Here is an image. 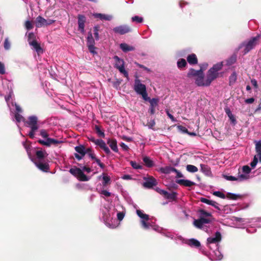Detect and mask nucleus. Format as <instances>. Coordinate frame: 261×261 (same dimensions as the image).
<instances>
[{"instance_id": "f257e3e1", "label": "nucleus", "mask_w": 261, "mask_h": 261, "mask_svg": "<svg viewBox=\"0 0 261 261\" xmlns=\"http://www.w3.org/2000/svg\"><path fill=\"white\" fill-rule=\"evenodd\" d=\"M223 67L222 63H218L213 65L207 71L206 77V85L210 86L211 83L218 77L219 75L218 71H220Z\"/></svg>"}, {"instance_id": "f03ea898", "label": "nucleus", "mask_w": 261, "mask_h": 261, "mask_svg": "<svg viewBox=\"0 0 261 261\" xmlns=\"http://www.w3.org/2000/svg\"><path fill=\"white\" fill-rule=\"evenodd\" d=\"M38 118L35 116L29 117L28 120L27 122L28 126L31 128V130L29 133L30 138L34 139L35 137V133L38 129L39 126L37 124Z\"/></svg>"}, {"instance_id": "7ed1b4c3", "label": "nucleus", "mask_w": 261, "mask_h": 261, "mask_svg": "<svg viewBox=\"0 0 261 261\" xmlns=\"http://www.w3.org/2000/svg\"><path fill=\"white\" fill-rule=\"evenodd\" d=\"M258 39V37H254L250 39L247 42L241 43L238 47V49L244 47V54L245 55L252 49L256 45V41Z\"/></svg>"}, {"instance_id": "20e7f679", "label": "nucleus", "mask_w": 261, "mask_h": 261, "mask_svg": "<svg viewBox=\"0 0 261 261\" xmlns=\"http://www.w3.org/2000/svg\"><path fill=\"white\" fill-rule=\"evenodd\" d=\"M31 161L34 163L36 166L41 171L44 172H48L49 171V165L45 161H37L34 158H31Z\"/></svg>"}, {"instance_id": "39448f33", "label": "nucleus", "mask_w": 261, "mask_h": 261, "mask_svg": "<svg viewBox=\"0 0 261 261\" xmlns=\"http://www.w3.org/2000/svg\"><path fill=\"white\" fill-rule=\"evenodd\" d=\"M134 90L139 95L142 94L146 91V86L141 83L140 80L137 79L135 80Z\"/></svg>"}, {"instance_id": "423d86ee", "label": "nucleus", "mask_w": 261, "mask_h": 261, "mask_svg": "<svg viewBox=\"0 0 261 261\" xmlns=\"http://www.w3.org/2000/svg\"><path fill=\"white\" fill-rule=\"evenodd\" d=\"M113 31L116 33L123 35L131 32L132 29L128 25H122L114 28Z\"/></svg>"}, {"instance_id": "0eeeda50", "label": "nucleus", "mask_w": 261, "mask_h": 261, "mask_svg": "<svg viewBox=\"0 0 261 261\" xmlns=\"http://www.w3.org/2000/svg\"><path fill=\"white\" fill-rule=\"evenodd\" d=\"M38 143H39L40 144L45 145L46 146H50L51 144L54 145H58L61 143V141H60L58 140L50 138H47L45 141L42 140H39L38 141Z\"/></svg>"}, {"instance_id": "6e6552de", "label": "nucleus", "mask_w": 261, "mask_h": 261, "mask_svg": "<svg viewBox=\"0 0 261 261\" xmlns=\"http://www.w3.org/2000/svg\"><path fill=\"white\" fill-rule=\"evenodd\" d=\"M36 157H32L31 156L30 157V159L31 160V158H34L35 160L37 161H45V158L47 156L48 154L46 152L45 150H42V149L37 150L35 153Z\"/></svg>"}, {"instance_id": "1a4fd4ad", "label": "nucleus", "mask_w": 261, "mask_h": 261, "mask_svg": "<svg viewBox=\"0 0 261 261\" xmlns=\"http://www.w3.org/2000/svg\"><path fill=\"white\" fill-rule=\"evenodd\" d=\"M159 99L158 98H153L149 102L150 103L148 113L150 115H153L155 113V108L158 106Z\"/></svg>"}, {"instance_id": "9d476101", "label": "nucleus", "mask_w": 261, "mask_h": 261, "mask_svg": "<svg viewBox=\"0 0 261 261\" xmlns=\"http://www.w3.org/2000/svg\"><path fill=\"white\" fill-rule=\"evenodd\" d=\"M157 184L156 180L153 177L150 176L146 179L145 181L143 183V186L145 188L150 189L156 186Z\"/></svg>"}, {"instance_id": "9b49d317", "label": "nucleus", "mask_w": 261, "mask_h": 261, "mask_svg": "<svg viewBox=\"0 0 261 261\" xmlns=\"http://www.w3.org/2000/svg\"><path fill=\"white\" fill-rule=\"evenodd\" d=\"M79 30L82 33L85 32V23L86 22V17L83 15L79 14L77 16Z\"/></svg>"}, {"instance_id": "f8f14e48", "label": "nucleus", "mask_w": 261, "mask_h": 261, "mask_svg": "<svg viewBox=\"0 0 261 261\" xmlns=\"http://www.w3.org/2000/svg\"><path fill=\"white\" fill-rule=\"evenodd\" d=\"M95 145H98L99 147L104 150V151L107 154H109L111 153L110 150L107 146L105 141L101 139H96L94 143Z\"/></svg>"}, {"instance_id": "ddd939ff", "label": "nucleus", "mask_w": 261, "mask_h": 261, "mask_svg": "<svg viewBox=\"0 0 261 261\" xmlns=\"http://www.w3.org/2000/svg\"><path fill=\"white\" fill-rule=\"evenodd\" d=\"M222 239L221 234L219 231H217L215 234V237H209L207 239V244H214L221 241Z\"/></svg>"}, {"instance_id": "4468645a", "label": "nucleus", "mask_w": 261, "mask_h": 261, "mask_svg": "<svg viewBox=\"0 0 261 261\" xmlns=\"http://www.w3.org/2000/svg\"><path fill=\"white\" fill-rule=\"evenodd\" d=\"M107 144L109 145V146L113 151H114L115 152H118L117 142L116 139H109L107 141Z\"/></svg>"}, {"instance_id": "2eb2a0df", "label": "nucleus", "mask_w": 261, "mask_h": 261, "mask_svg": "<svg viewBox=\"0 0 261 261\" xmlns=\"http://www.w3.org/2000/svg\"><path fill=\"white\" fill-rule=\"evenodd\" d=\"M176 182L180 185L190 187L195 185V183L188 179H177Z\"/></svg>"}, {"instance_id": "dca6fc26", "label": "nucleus", "mask_w": 261, "mask_h": 261, "mask_svg": "<svg viewBox=\"0 0 261 261\" xmlns=\"http://www.w3.org/2000/svg\"><path fill=\"white\" fill-rule=\"evenodd\" d=\"M43 26H46V19L41 16H38L36 19V27L41 28Z\"/></svg>"}, {"instance_id": "f3484780", "label": "nucleus", "mask_w": 261, "mask_h": 261, "mask_svg": "<svg viewBox=\"0 0 261 261\" xmlns=\"http://www.w3.org/2000/svg\"><path fill=\"white\" fill-rule=\"evenodd\" d=\"M187 60L190 65H196L198 63V59L195 54L189 55L187 57Z\"/></svg>"}, {"instance_id": "a211bd4d", "label": "nucleus", "mask_w": 261, "mask_h": 261, "mask_svg": "<svg viewBox=\"0 0 261 261\" xmlns=\"http://www.w3.org/2000/svg\"><path fill=\"white\" fill-rule=\"evenodd\" d=\"M29 44L33 46V47L35 49V50L37 52V53H42L43 49L41 48L39 43H38L36 40H34L31 42H30Z\"/></svg>"}, {"instance_id": "6ab92c4d", "label": "nucleus", "mask_w": 261, "mask_h": 261, "mask_svg": "<svg viewBox=\"0 0 261 261\" xmlns=\"http://www.w3.org/2000/svg\"><path fill=\"white\" fill-rule=\"evenodd\" d=\"M203 71L201 69L198 70H196L193 68L190 69L188 74L187 76L188 77H191L193 76H198L200 74H202Z\"/></svg>"}, {"instance_id": "aec40b11", "label": "nucleus", "mask_w": 261, "mask_h": 261, "mask_svg": "<svg viewBox=\"0 0 261 261\" xmlns=\"http://www.w3.org/2000/svg\"><path fill=\"white\" fill-rule=\"evenodd\" d=\"M224 110H225L226 114L229 117L230 120L231 121V123L233 125H235L237 123V121H236V119L234 116L232 114V113L230 111V109L229 108L226 107V108H225Z\"/></svg>"}, {"instance_id": "412c9836", "label": "nucleus", "mask_w": 261, "mask_h": 261, "mask_svg": "<svg viewBox=\"0 0 261 261\" xmlns=\"http://www.w3.org/2000/svg\"><path fill=\"white\" fill-rule=\"evenodd\" d=\"M203 73L202 72V74H200L196 79L195 83L198 86H207L206 84V80L205 81H203Z\"/></svg>"}, {"instance_id": "4be33fe9", "label": "nucleus", "mask_w": 261, "mask_h": 261, "mask_svg": "<svg viewBox=\"0 0 261 261\" xmlns=\"http://www.w3.org/2000/svg\"><path fill=\"white\" fill-rule=\"evenodd\" d=\"M143 161L145 165L148 168H151L154 166L153 161L147 156H145L143 158Z\"/></svg>"}, {"instance_id": "5701e85b", "label": "nucleus", "mask_w": 261, "mask_h": 261, "mask_svg": "<svg viewBox=\"0 0 261 261\" xmlns=\"http://www.w3.org/2000/svg\"><path fill=\"white\" fill-rule=\"evenodd\" d=\"M200 171L207 176L212 174L211 169L207 165L200 164Z\"/></svg>"}, {"instance_id": "b1692460", "label": "nucleus", "mask_w": 261, "mask_h": 261, "mask_svg": "<svg viewBox=\"0 0 261 261\" xmlns=\"http://www.w3.org/2000/svg\"><path fill=\"white\" fill-rule=\"evenodd\" d=\"M160 171L163 173L169 174L172 172H175V171H176V169L171 166H166L161 168Z\"/></svg>"}, {"instance_id": "393cba45", "label": "nucleus", "mask_w": 261, "mask_h": 261, "mask_svg": "<svg viewBox=\"0 0 261 261\" xmlns=\"http://www.w3.org/2000/svg\"><path fill=\"white\" fill-rule=\"evenodd\" d=\"M255 144V151L259 156V161L261 163V140L254 141Z\"/></svg>"}, {"instance_id": "a878e982", "label": "nucleus", "mask_w": 261, "mask_h": 261, "mask_svg": "<svg viewBox=\"0 0 261 261\" xmlns=\"http://www.w3.org/2000/svg\"><path fill=\"white\" fill-rule=\"evenodd\" d=\"M120 48L124 51V52H127L129 51H133L135 50V47L130 46L126 43H121L120 45Z\"/></svg>"}, {"instance_id": "bb28decb", "label": "nucleus", "mask_w": 261, "mask_h": 261, "mask_svg": "<svg viewBox=\"0 0 261 261\" xmlns=\"http://www.w3.org/2000/svg\"><path fill=\"white\" fill-rule=\"evenodd\" d=\"M188 244L191 247H195L196 248H198L201 246L200 242L195 239L189 240Z\"/></svg>"}, {"instance_id": "cd10ccee", "label": "nucleus", "mask_w": 261, "mask_h": 261, "mask_svg": "<svg viewBox=\"0 0 261 261\" xmlns=\"http://www.w3.org/2000/svg\"><path fill=\"white\" fill-rule=\"evenodd\" d=\"M75 150L79 154L82 155V156H85L86 154V148L85 147L84 145H80L76 146L75 148Z\"/></svg>"}, {"instance_id": "c85d7f7f", "label": "nucleus", "mask_w": 261, "mask_h": 261, "mask_svg": "<svg viewBox=\"0 0 261 261\" xmlns=\"http://www.w3.org/2000/svg\"><path fill=\"white\" fill-rule=\"evenodd\" d=\"M96 18L100 19L101 20H110L112 19L111 15L103 14L101 13H96L94 14Z\"/></svg>"}, {"instance_id": "c756f323", "label": "nucleus", "mask_w": 261, "mask_h": 261, "mask_svg": "<svg viewBox=\"0 0 261 261\" xmlns=\"http://www.w3.org/2000/svg\"><path fill=\"white\" fill-rule=\"evenodd\" d=\"M81 171L82 170L80 168L76 167H74L73 168L70 169L69 172L72 175L77 178Z\"/></svg>"}, {"instance_id": "7c9ffc66", "label": "nucleus", "mask_w": 261, "mask_h": 261, "mask_svg": "<svg viewBox=\"0 0 261 261\" xmlns=\"http://www.w3.org/2000/svg\"><path fill=\"white\" fill-rule=\"evenodd\" d=\"M237 79V74L235 71H233L232 73L229 77V86L233 85L236 82Z\"/></svg>"}, {"instance_id": "2f4dec72", "label": "nucleus", "mask_w": 261, "mask_h": 261, "mask_svg": "<svg viewBox=\"0 0 261 261\" xmlns=\"http://www.w3.org/2000/svg\"><path fill=\"white\" fill-rule=\"evenodd\" d=\"M87 45H95V41L92 36V33L89 32L88 33V36L87 38Z\"/></svg>"}, {"instance_id": "473e14b6", "label": "nucleus", "mask_w": 261, "mask_h": 261, "mask_svg": "<svg viewBox=\"0 0 261 261\" xmlns=\"http://www.w3.org/2000/svg\"><path fill=\"white\" fill-rule=\"evenodd\" d=\"M177 65L178 68L181 69L187 65V63L185 59L181 58L178 60Z\"/></svg>"}, {"instance_id": "72a5a7b5", "label": "nucleus", "mask_w": 261, "mask_h": 261, "mask_svg": "<svg viewBox=\"0 0 261 261\" xmlns=\"http://www.w3.org/2000/svg\"><path fill=\"white\" fill-rule=\"evenodd\" d=\"M197 212L199 214L200 217H212V215L211 213L207 212L204 210L203 209H199L198 210Z\"/></svg>"}, {"instance_id": "f704fd0d", "label": "nucleus", "mask_w": 261, "mask_h": 261, "mask_svg": "<svg viewBox=\"0 0 261 261\" xmlns=\"http://www.w3.org/2000/svg\"><path fill=\"white\" fill-rule=\"evenodd\" d=\"M137 214L140 218L143 219L142 220L148 221L149 220V216L144 214L142 211L139 210H137Z\"/></svg>"}, {"instance_id": "c9c22d12", "label": "nucleus", "mask_w": 261, "mask_h": 261, "mask_svg": "<svg viewBox=\"0 0 261 261\" xmlns=\"http://www.w3.org/2000/svg\"><path fill=\"white\" fill-rule=\"evenodd\" d=\"M77 179L82 181H87L89 180V178L88 177L82 170L79 176L77 177Z\"/></svg>"}, {"instance_id": "e433bc0d", "label": "nucleus", "mask_w": 261, "mask_h": 261, "mask_svg": "<svg viewBox=\"0 0 261 261\" xmlns=\"http://www.w3.org/2000/svg\"><path fill=\"white\" fill-rule=\"evenodd\" d=\"M116 61V63L115 65V68H117L118 66H121V65H124V61L122 59L119 58L118 56H115L114 58Z\"/></svg>"}, {"instance_id": "4c0bfd02", "label": "nucleus", "mask_w": 261, "mask_h": 261, "mask_svg": "<svg viewBox=\"0 0 261 261\" xmlns=\"http://www.w3.org/2000/svg\"><path fill=\"white\" fill-rule=\"evenodd\" d=\"M237 61V56L233 55L229 58L226 60V63L228 65H231L234 64Z\"/></svg>"}, {"instance_id": "58836bf2", "label": "nucleus", "mask_w": 261, "mask_h": 261, "mask_svg": "<svg viewBox=\"0 0 261 261\" xmlns=\"http://www.w3.org/2000/svg\"><path fill=\"white\" fill-rule=\"evenodd\" d=\"M186 169L188 172L191 173H195L198 171V168L196 166L192 165H188L186 166Z\"/></svg>"}, {"instance_id": "ea45409f", "label": "nucleus", "mask_w": 261, "mask_h": 261, "mask_svg": "<svg viewBox=\"0 0 261 261\" xmlns=\"http://www.w3.org/2000/svg\"><path fill=\"white\" fill-rule=\"evenodd\" d=\"M95 130L96 133H97V134L99 137H102V138L105 137V135L104 132L101 130L100 126H99V125H96L95 126Z\"/></svg>"}, {"instance_id": "a19ab883", "label": "nucleus", "mask_w": 261, "mask_h": 261, "mask_svg": "<svg viewBox=\"0 0 261 261\" xmlns=\"http://www.w3.org/2000/svg\"><path fill=\"white\" fill-rule=\"evenodd\" d=\"M100 30V27L99 25H96L93 28L94 35L96 40H99V31Z\"/></svg>"}, {"instance_id": "79ce46f5", "label": "nucleus", "mask_w": 261, "mask_h": 261, "mask_svg": "<svg viewBox=\"0 0 261 261\" xmlns=\"http://www.w3.org/2000/svg\"><path fill=\"white\" fill-rule=\"evenodd\" d=\"M117 69L119 70L120 72L122 73L124 76L128 78V72L125 70L124 65H121V66H118L117 68Z\"/></svg>"}, {"instance_id": "37998d69", "label": "nucleus", "mask_w": 261, "mask_h": 261, "mask_svg": "<svg viewBox=\"0 0 261 261\" xmlns=\"http://www.w3.org/2000/svg\"><path fill=\"white\" fill-rule=\"evenodd\" d=\"M117 69L119 70L120 72L122 73L124 76L128 78V72L125 70L124 65H121V66H118L117 68Z\"/></svg>"}, {"instance_id": "c03bdc74", "label": "nucleus", "mask_w": 261, "mask_h": 261, "mask_svg": "<svg viewBox=\"0 0 261 261\" xmlns=\"http://www.w3.org/2000/svg\"><path fill=\"white\" fill-rule=\"evenodd\" d=\"M193 224L195 227H196L198 228H202L203 227V223L201 220V219L199 218L198 219H196L194 221Z\"/></svg>"}, {"instance_id": "a18cd8bd", "label": "nucleus", "mask_w": 261, "mask_h": 261, "mask_svg": "<svg viewBox=\"0 0 261 261\" xmlns=\"http://www.w3.org/2000/svg\"><path fill=\"white\" fill-rule=\"evenodd\" d=\"M132 21L136 23H141L143 21V18L138 15L132 17Z\"/></svg>"}, {"instance_id": "49530a36", "label": "nucleus", "mask_w": 261, "mask_h": 261, "mask_svg": "<svg viewBox=\"0 0 261 261\" xmlns=\"http://www.w3.org/2000/svg\"><path fill=\"white\" fill-rule=\"evenodd\" d=\"M130 164L134 169H142L143 168L142 165L137 163L135 161H130Z\"/></svg>"}, {"instance_id": "de8ad7c7", "label": "nucleus", "mask_w": 261, "mask_h": 261, "mask_svg": "<svg viewBox=\"0 0 261 261\" xmlns=\"http://www.w3.org/2000/svg\"><path fill=\"white\" fill-rule=\"evenodd\" d=\"M86 153H87L89 155V156L92 159H95V154L94 153V151L91 148H86Z\"/></svg>"}, {"instance_id": "09e8293b", "label": "nucleus", "mask_w": 261, "mask_h": 261, "mask_svg": "<svg viewBox=\"0 0 261 261\" xmlns=\"http://www.w3.org/2000/svg\"><path fill=\"white\" fill-rule=\"evenodd\" d=\"M226 197L230 199L237 200L240 197V196L235 194L228 193Z\"/></svg>"}, {"instance_id": "8fccbe9b", "label": "nucleus", "mask_w": 261, "mask_h": 261, "mask_svg": "<svg viewBox=\"0 0 261 261\" xmlns=\"http://www.w3.org/2000/svg\"><path fill=\"white\" fill-rule=\"evenodd\" d=\"M23 145L24 147L25 148V149H26L27 153L30 158L31 156V151H30L31 145L30 144H28L27 142H23Z\"/></svg>"}, {"instance_id": "3c124183", "label": "nucleus", "mask_w": 261, "mask_h": 261, "mask_svg": "<svg viewBox=\"0 0 261 261\" xmlns=\"http://www.w3.org/2000/svg\"><path fill=\"white\" fill-rule=\"evenodd\" d=\"M177 193L175 192H172L171 193H169L167 198L168 199L174 200L176 198Z\"/></svg>"}, {"instance_id": "603ef678", "label": "nucleus", "mask_w": 261, "mask_h": 261, "mask_svg": "<svg viewBox=\"0 0 261 261\" xmlns=\"http://www.w3.org/2000/svg\"><path fill=\"white\" fill-rule=\"evenodd\" d=\"M4 48L6 50L10 48L11 44L8 38H6L4 43Z\"/></svg>"}, {"instance_id": "864d4df0", "label": "nucleus", "mask_w": 261, "mask_h": 261, "mask_svg": "<svg viewBox=\"0 0 261 261\" xmlns=\"http://www.w3.org/2000/svg\"><path fill=\"white\" fill-rule=\"evenodd\" d=\"M213 195L222 199H225L226 197L225 194L220 191L214 192Z\"/></svg>"}, {"instance_id": "5fc2aeb1", "label": "nucleus", "mask_w": 261, "mask_h": 261, "mask_svg": "<svg viewBox=\"0 0 261 261\" xmlns=\"http://www.w3.org/2000/svg\"><path fill=\"white\" fill-rule=\"evenodd\" d=\"M177 128L178 130L181 133H186V134L189 133L188 130L185 126H183L182 125H177Z\"/></svg>"}, {"instance_id": "6e6d98bb", "label": "nucleus", "mask_w": 261, "mask_h": 261, "mask_svg": "<svg viewBox=\"0 0 261 261\" xmlns=\"http://www.w3.org/2000/svg\"><path fill=\"white\" fill-rule=\"evenodd\" d=\"M15 118L18 122H20L21 121L24 120L23 117L18 113H17L15 114Z\"/></svg>"}, {"instance_id": "4d7b16f0", "label": "nucleus", "mask_w": 261, "mask_h": 261, "mask_svg": "<svg viewBox=\"0 0 261 261\" xmlns=\"http://www.w3.org/2000/svg\"><path fill=\"white\" fill-rule=\"evenodd\" d=\"M25 28L28 30H30L33 28V25L32 23L30 21H29V20H28L25 22Z\"/></svg>"}, {"instance_id": "13d9d810", "label": "nucleus", "mask_w": 261, "mask_h": 261, "mask_svg": "<svg viewBox=\"0 0 261 261\" xmlns=\"http://www.w3.org/2000/svg\"><path fill=\"white\" fill-rule=\"evenodd\" d=\"M34 40H36V36L33 33H30L28 35V41L29 43L30 42Z\"/></svg>"}, {"instance_id": "bf43d9fd", "label": "nucleus", "mask_w": 261, "mask_h": 261, "mask_svg": "<svg viewBox=\"0 0 261 261\" xmlns=\"http://www.w3.org/2000/svg\"><path fill=\"white\" fill-rule=\"evenodd\" d=\"M249 176L245 175V174H240L238 176V177H237V179H238V180H239L240 181H243L244 180L247 179L248 178Z\"/></svg>"}, {"instance_id": "052dcab7", "label": "nucleus", "mask_w": 261, "mask_h": 261, "mask_svg": "<svg viewBox=\"0 0 261 261\" xmlns=\"http://www.w3.org/2000/svg\"><path fill=\"white\" fill-rule=\"evenodd\" d=\"M102 179H103L102 184L104 186L107 185L110 182V181L111 180L110 177L108 176H103L102 177Z\"/></svg>"}, {"instance_id": "680f3d73", "label": "nucleus", "mask_w": 261, "mask_h": 261, "mask_svg": "<svg viewBox=\"0 0 261 261\" xmlns=\"http://www.w3.org/2000/svg\"><path fill=\"white\" fill-rule=\"evenodd\" d=\"M242 171L246 174H249L251 172V169L248 166L245 165L242 167Z\"/></svg>"}, {"instance_id": "e2e57ef3", "label": "nucleus", "mask_w": 261, "mask_h": 261, "mask_svg": "<svg viewBox=\"0 0 261 261\" xmlns=\"http://www.w3.org/2000/svg\"><path fill=\"white\" fill-rule=\"evenodd\" d=\"M140 95L142 96L143 99L146 101H149L150 100H151L150 97H148V94L146 91Z\"/></svg>"}, {"instance_id": "0e129e2a", "label": "nucleus", "mask_w": 261, "mask_h": 261, "mask_svg": "<svg viewBox=\"0 0 261 261\" xmlns=\"http://www.w3.org/2000/svg\"><path fill=\"white\" fill-rule=\"evenodd\" d=\"M225 179H226L227 180H231V181H234V180H238V179H237V177L231 176V175H223Z\"/></svg>"}, {"instance_id": "69168bd1", "label": "nucleus", "mask_w": 261, "mask_h": 261, "mask_svg": "<svg viewBox=\"0 0 261 261\" xmlns=\"http://www.w3.org/2000/svg\"><path fill=\"white\" fill-rule=\"evenodd\" d=\"M200 201L201 202L210 205H211V202L212 201V200L207 199H206L205 198H204V197H201L200 198Z\"/></svg>"}, {"instance_id": "338daca9", "label": "nucleus", "mask_w": 261, "mask_h": 261, "mask_svg": "<svg viewBox=\"0 0 261 261\" xmlns=\"http://www.w3.org/2000/svg\"><path fill=\"white\" fill-rule=\"evenodd\" d=\"M200 219H201L203 224H208L211 222V220L209 218H206L205 217H200Z\"/></svg>"}, {"instance_id": "774afa93", "label": "nucleus", "mask_w": 261, "mask_h": 261, "mask_svg": "<svg viewBox=\"0 0 261 261\" xmlns=\"http://www.w3.org/2000/svg\"><path fill=\"white\" fill-rule=\"evenodd\" d=\"M258 162V159L256 156H254L253 161L250 163V166L252 168H254Z\"/></svg>"}]
</instances>
